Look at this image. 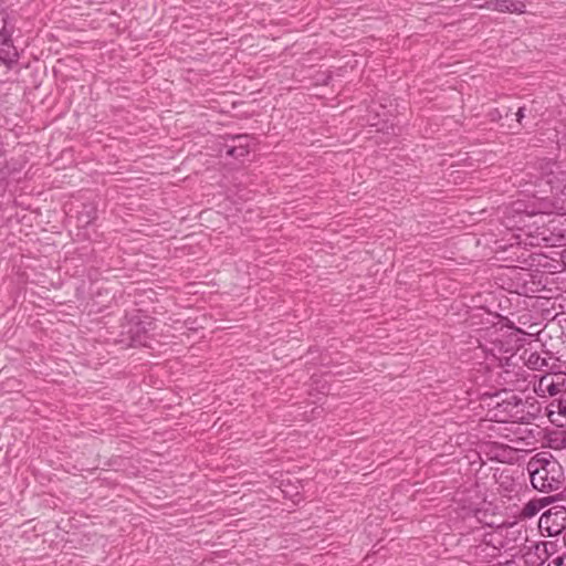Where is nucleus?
I'll use <instances>...</instances> for the list:
<instances>
[{"mask_svg": "<svg viewBox=\"0 0 566 566\" xmlns=\"http://www.w3.org/2000/svg\"><path fill=\"white\" fill-rule=\"evenodd\" d=\"M524 364L533 370H542L544 367H548V359L542 357L537 352H524Z\"/></svg>", "mask_w": 566, "mask_h": 566, "instance_id": "4468645a", "label": "nucleus"}, {"mask_svg": "<svg viewBox=\"0 0 566 566\" xmlns=\"http://www.w3.org/2000/svg\"><path fill=\"white\" fill-rule=\"evenodd\" d=\"M562 444L563 447H566V431L562 432Z\"/></svg>", "mask_w": 566, "mask_h": 566, "instance_id": "aec40b11", "label": "nucleus"}, {"mask_svg": "<svg viewBox=\"0 0 566 566\" xmlns=\"http://www.w3.org/2000/svg\"><path fill=\"white\" fill-rule=\"evenodd\" d=\"M537 171L539 181L545 184L552 193L566 197V169L562 163L542 159L538 163Z\"/></svg>", "mask_w": 566, "mask_h": 566, "instance_id": "423d86ee", "label": "nucleus"}, {"mask_svg": "<svg viewBox=\"0 0 566 566\" xmlns=\"http://www.w3.org/2000/svg\"><path fill=\"white\" fill-rule=\"evenodd\" d=\"M495 335H497V336H496V337L491 342V346H490V347H492V346H493V342H494L496 338H499V339H501V340L504 343V348H511V347L509 346V344L502 339V337H504V335H499V332H495Z\"/></svg>", "mask_w": 566, "mask_h": 566, "instance_id": "6ab92c4d", "label": "nucleus"}, {"mask_svg": "<svg viewBox=\"0 0 566 566\" xmlns=\"http://www.w3.org/2000/svg\"><path fill=\"white\" fill-rule=\"evenodd\" d=\"M553 496H545L542 499H532L530 500L522 509L521 516L524 518H532L537 515L541 510L553 502Z\"/></svg>", "mask_w": 566, "mask_h": 566, "instance_id": "ddd939ff", "label": "nucleus"}, {"mask_svg": "<svg viewBox=\"0 0 566 566\" xmlns=\"http://www.w3.org/2000/svg\"><path fill=\"white\" fill-rule=\"evenodd\" d=\"M526 469L532 488L538 492L552 493L564 486V469L549 452H539L532 457Z\"/></svg>", "mask_w": 566, "mask_h": 566, "instance_id": "f257e3e1", "label": "nucleus"}, {"mask_svg": "<svg viewBox=\"0 0 566 566\" xmlns=\"http://www.w3.org/2000/svg\"><path fill=\"white\" fill-rule=\"evenodd\" d=\"M518 245L524 247H555L559 245L564 240V235L555 234L548 226L537 227L534 232L525 234L522 240L518 235Z\"/></svg>", "mask_w": 566, "mask_h": 566, "instance_id": "6e6552de", "label": "nucleus"}, {"mask_svg": "<svg viewBox=\"0 0 566 566\" xmlns=\"http://www.w3.org/2000/svg\"><path fill=\"white\" fill-rule=\"evenodd\" d=\"M547 416L552 422H566V394L552 399L546 407Z\"/></svg>", "mask_w": 566, "mask_h": 566, "instance_id": "f8f14e48", "label": "nucleus"}, {"mask_svg": "<svg viewBox=\"0 0 566 566\" xmlns=\"http://www.w3.org/2000/svg\"><path fill=\"white\" fill-rule=\"evenodd\" d=\"M507 277L510 280V290L522 296L532 297L543 289L542 275L538 271L520 268L510 270Z\"/></svg>", "mask_w": 566, "mask_h": 566, "instance_id": "39448f33", "label": "nucleus"}, {"mask_svg": "<svg viewBox=\"0 0 566 566\" xmlns=\"http://www.w3.org/2000/svg\"><path fill=\"white\" fill-rule=\"evenodd\" d=\"M489 413L496 422L530 423L534 416L526 410V402L512 394L502 401H497Z\"/></svg>", "mask_w": 566, "mask_h": 566, "instance_id": "7ed1b4c3", "label": "nucleus"}, {"mask_svg": "<svg viewBox=\"0 0 566 566\" xmlns=\"http://www.w3.org/2000/svg\"><path fill=\"white\" fill-rule=\"evenodd\" d=\"M146 328L140 323L129 329L132 339L140 345H146Z\"/></svg>", "mask_w": 566, "mask_h": 566, "instance_id": "2eb2a0df", "label": "nucleus"}, {"mask_svg": "<svg viewBox=\"0 0 566 566\" xmlns=\"http://www.w3.org/2000/svg\"><path fill=\"white\" fill-rule=\"evenodd\" d=\"M548 566H566V556H558L554 558Z\"/></svg>", "mask_w": 566, "mask_h": 566, "instance_id": "dca6fc26", "label": "nucleus"}, {"mask_svg": "<svg viewBox=\"0 0 566 566\" xmlns=\"http://www.w3.org/2000/svg\"><path fill=\"white\" fill-rule=\"evenodd\" d=\"M491 356L499 360L502 370L499 373L500 384L504 390H522L526 382L525 370L522 367L515 369L512 359L514 358L513 348H504V343L496 338L492 347L485 349Z\"/></svg>", "mask_w": 566, "mask_h": 566, "instance_id": "f03ea898", "label": "nucleus"}, {"mask_svg": "<svg viewBox=\"0 0 566 566\" xmlns=\"http://www.w3.org/2000/svg\"><path fill=\"white\" fill-rule=\"evenodd\" d=\"M513 549L505 542L501 531L490 532L483 535V539L472 547H470V554L479 563H490L495 559L502 551L507 552Z\"/></svg>", "mask_w": 566, "mask_h": 566, "instance_id": "20e7f679", "label": "nucleus"}, {"mask_svg": "<svg viewBox=\"0 0 566 566\" xmlns=\"http://www.w3.org/2000/svg\"><path fill=\"white\" fill-rule=\"evenodd\" d=\"M565 132L563 133V139L566 143V118L564 119Z\"/></svg>", "mask_w": 566, "mask_h": 566, "instance_id": "412c9836", "label": "nucleus"}, {"mask_svg": "<svg viewBox=\"0 0 566 566\" xmlns=\"http://www.w3.org/2000/svg\"><path fill=\"white\" fill-rule=\"evenodd\" d=\"M524 111H525V107H518L517 112L515 113V116H516V120L521 124L522 123V119L524 118Z\"/></svg>", "mask_w": 566, "mask_h": 566, "instance_id": "a211bd4d", "label": "nucleus"}, {"mask_svg": "<svg viewBox=\"0 0 566 566\" xmlns=\"http://www.w3.org/2000/svg\"><path fill=\"white\" fill-rule=\"evenodd\" d=\"M502 116V112L499 108H494L489 113V117L493 122L499 120Z\"/></svg>", "mask_w": 566, "mask_h": 566, "instance_id": "f3484780", "label": "nucleus"}, {"mask_svg": "<svg viewBox=\"0 0 566 566\" xmlns=\"http://www.w3.org/2000/svg\"><path fill=\"white\" fill-rule=\"evenodd\" d=\"M562 258H563L564 263L566 264V249L563 251Z\"/></svg>", "mask_w": 566, "mask_h": 566, "instance_id": "4be33fe9", "label": "nucleus"}, {"mask_svg": "<svg viewBox=\"0 0 566 566\" xmlns=\"http://www.w3.org/2000/svg\"><path fill=\"white\" fill-rule=\"evenodd\" d=\"M13 27L4 22L0 30V67L12 69L18 59V51L12 43Z\"/></svg>", "mask_w": 566, "mask_h": 566, "instance_id": "1a4fd4ad", "label": "nucleus"}, {"mask_svg": "<svg viewBox=\"0 0 566 566\" xmlns=\"http://www.w3.org/2000/svg\"><path fill=\"white\" fill-rule=\"evenodd\" d=\"M534 391L541 398L553 399L566 395V373H547L534 384Z\"/></svg>", "mask_w": 566, "mask_h": 566, "instance_id": "0eeeda50", "label": "nucleus"}, {"mask_svg": "<svg viewBox=\"0 0 566 566\" xmlns=\"http://www.w3.org/2000/svg\"><path fill=\"white\" fill-rule=\"evenodd\" d=\"M232 144L226 145L228 156L235 159L245 157L250 153L252 138L249 135H237L231 137Z\"/></svg>", "mask_w": 566, "mask_h": 566, "instance_id": "9b49d317", "label": "nucleus"}, {"mask_svg": "<svg viewBox=\"0 0 566 566\" xmlns=\"http://www.w3.org/2000/svg\"><path fill=\"white\" fill-rule=\"evenodd\" d=\"M474 7L516 14L524 13L526 9V6L523 2L513 0H490L484 4L475 3Z\"/></svg>", "mask_w": 566, "mask_h": 566, "instance_id": "9d476101", "label": "nucleus"}]
</instances>
